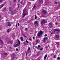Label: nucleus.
<instances>
[{
    "mask_svg": "<svg viewBox=\"0 0 60 60\" xmlns=\"http://www.w3.org/2000/svg\"><path fill=\"white\" fill-rule=\"evenodd\" d=\"M57 59H58L59 60L60 59V57H57Z\"/></svg>",
    "mask_w": 60,
    "mask_h": 60,
    "instance_id": "obj_35",
    "label": "nucleus"
},
{
    "mask_svg": "<svg viewBox=\"0 0 60 60\" xmlns=\"http://www.w3.org/2000/svg\"><path fill=\"white\" fill-rule=\"evenodd\" d=\"M33 40H34V37H33Z\"/></svg>",
    "mask_w": 60,
    "mask_h": 60,
    "instance_id": "obj_48",
    "label": "nucleus"
},
{
    "mask_svg": "<svg viewBox=\"0 0 60 60\" xmlns=\"http://www.w3.org/2000/svg\"><path fill=\"white\" fill-rule=\"evenodd\" d=\"M35 48H37V46H35Z\"/></svg>",
    "mask_w": 60,
    "mask_h": 60,
    "instance_id": "obj_57",
    "label": "nucleus"
},
{
    "mask_svg": "<svg viewBox=\"0 0 60 60\" xmlns=\"http://www.w3.org/2000/svg\"><path fill=\"white\" fill-rule=\"evenodd\" d=\"M45 4L46 5H47V4Z\"/></svg>",
    "mask_w": 60,
    "mask_h": 60,
    "instance_id": "obj_55",
    "label": "nucleus"
},
{
    "mask_svg": "<svg viewBox=\"0 0 60 60\" xmlns=\"http://www.w3.org/2000/svg\"><path fill=\"white\" fill-rule=\"evenodd\" d=\"M8 26H11V24H10V22H8Z\"/></svg>",
    "mask_w": 60,
    "mask_h": 60,
    "instance_id": "obj_6",
    "label": "nucleus"
},
{
    "mask_svg": "<svg viewBox=\"0 0 60 60\" xmlns=\"http://www.w3.org/2000/svg\"><path fill=\"white\" fill-rule=\"evenodd\" d=\"M30 49V47H29L28 49L27 50L28 51V50H29Z\"/></svg>",
    "mask_w": 60,
    "mask_h": 60,
    "instance_id": "obj_29",
    "label": "nucleus"
},
{
    "mask_svg": "<svg viewBox=\"0 0 60 60\" xmlns=\"http://www.w3.org/2000/svg\"><path fill=\"white\" fill-rule=\"evenodd\" d=\"M54 58H56V55H55L54 57H53Z\"/></svg>",
    "mask_w": 60,
    "mask_h": 60,
    "instance_id": "obj_22",
    "label": "nucleus"
},
{
    "mask_svg": "<svg viewBox=\"0 0 60 60\" xmlns=\"http://www.w3.org/2000/svg\"><path fill=\"white\" fill-rule=\"evenodd\" d=\"M20 3L21 4H22V1H21Z\"/></svg>",
    "mask_w": 60,
    "mask_h": 60,
    "instance_id": "obj_42",
    "label": "nucleus"
},
{
    "mask_svg": "<svg viewBox=\"0 0 60 60\" xmlns=\"http://www.w3.org/2000/svg\"><path fill=\"white\" fill-rule=\"evenodd\" d=\"M17 1V0H14V2H16Z\"/></svg>",
    "mask_w": 60,
    "mask_h": 60,
    "instance_id": "obj_47",
    "label": "nucleus"
},
{
    "mask_svg": "<svg viewBox=\"0 0 60 60\" xmlns=\"http://www.w3.org/2000/svg\"><path fill=\"white\" fill-rule=\"evenodd\" d=\"M4 4H2V5L0 7V9H1V8H2V7L4 6Z\"/></svg>",
    "mask_w": 60,
    "mask_h": 60,
    "instance_id": "obj_14",
    "label": "nucleus"
},
{
    "mask_svg": "<svg viewBox=\"0 0 60 60\" xmlns=\"http://www.w3.org/2000/svg\"><path fill=\"white\" fill-rule=\"evenodd\" d=\"M11 31V29H9L8 30V33L10 32Z\"/></svg>",
    "mask_w": 60,
    "mask_h": 60,
    "instance_id": "obj_19",
    "label": "nucleus"
},
{
    "mask_svg": "<svg viewBox=\"0 0 60 60\" xmlns=\"http://www.w3.org/2000/svg\"><path fill=\"white\" fill-rule=\"evenodd\" d=\"M45 38H46V40H48V38H47V37H46Z\"/></svg>",
    "mask_w": 60,
    "mask_h": 60,
    "instance_id": "obj_41",
    "label": "nucleus"
},
{
    "mask_svg": "<svg viewBox=\"0 0 60 60\" xmlns=\"http://www.w3.org/2000/svg\"><path fill=\"white\" fill-rule=\"evenodd\" d=\"M9 11H11V7H9Z\"/></svg>",
    "mask_w": 60,
    "mask_h": 60,
    "instance_id": "obj_16",
    "label": "nucleus"
},
{
    "mask_svg": "<svg viewBox=\"0 0 60 60\" xmlns=\"http://www.w3.org/2000/svg\"><path fill=\"white\" fill-rule=\"evenodd\" d=\"M18 26V24H16V27H17V26Z\"/></svg>",
    "mask_w": 60,
    "mask_h": 60,
    "instance_id": "obj_39",
    "label": "nucleus"
},
{
    "mask_svg": "<svg viewBox=\"0 0 60 60\" xmlns=\"http://www.w3.org/2000/svg\"><path fill=\"white\" fill-rule=\"evenodd\" d=\"M21 40L22 41H23V38L22 37H20Z\"/></svg>",
    "mask_w": 60,
    "mask_h": 60,
    "instance_id": "obj_10",
    "label": "nucleus"
},
{
    "mask_svg": "<svg viewBox=\"0 0 60 60\" xmlns=\"http://www.w3.org/2000/svg\"><path fill=\"white\" fill-rule=\"evenodd\" d=\"M51 34H53V33H51Z\"/></svg>",
    "mask_w": 60,
    "mask_h": 60,
    "instance_id": "obj_56",
    "label": "nucleus"
},
{
    "mask_svg": "<svg viewBox=\"0 0 60 60\" xmlns=\"http://www.w3.org/2000/svg\"><path fill=\"white\" fill-rule=\"evenodd\" d=\"M46 49H47V48H48V47H47V46H46Z\"/></svg>",
    "mask_w": 60,
    "mask_h": 60,
    "instance_id": "obj_54",
    "label": "nucleus"
},
{
    "mask_svg": "<svg viewBox=\"0 0 60 60\" xmlns=\"http://www.w3.org/2000/svg\"><path fill=\"white\" fill-rule=\"evenodd\" d=\"M16 51H18V49H16Z\"/></svg>",
    "mask_w": 60,
    "mask_h": 60,
    "instance_id": "obj_40",
    "label": "nucleus"
},
{
    "mask_svg": "<svg viewBox=\"0 0 60 60\" xmlns=\"http://www.w3.org/2000/svg\"><path fill=\"white\" fill-rule=\"evenodd\" d=\"M0 41L1 43H2V44H3V41L2 40H1V38H0Z\"/></svg>",
    "mask_w": 60,
    "mask_h": 60,
    "instance_id": "obj_17",
    "label": "nucleus"
},
{
    "mask_svg": "<svg viewBox=\"0 0 60 60\" xmlns=\"http://www.w3.org/2000/svg\"><path fill=\"white\" fill-rule=\"evenodd\" d=\"M7 32H8V30H7Z\"/></svg>",
    "mask_w": 60,
    "mask_h": 60,
    "instance_id": "obj_59",
    "label": "nucleus"
},
{
    "mask_svg": "<svg viewBox=\"0 0 60 60\" xmlns=\"http://www.w3.org/2000/svg\"><path fill=\"white\" fill-rule=\"evenodd\" d=\"M26 43H29V42H28V41H27V40H26Z\"/></svg>",
    "mask_w": 60,
    "mask_h": 60,
    "instance_id": "obj_28",
    "label": "nucleus"
},
{
    "mask_svg": "<svg viewBox=\"0 0 60 60\" xmlns=\"http://www.w3.org/2000/svg\"><path fill=\"white\" fill-rule=\"evenodd\" d=\"M42 12H43L45 14H46V13H47V11L45 10H44L42 11Z\"/></svg>",
    "mask_w": 60,
    "mask_h": 60,
    "instance_id": "obj_4",
    "label": "nucleus"
},
{
    "mask_svg": "<svg viewBox=\"0 0 60 60\" xmlns=\"http://www.w3.org/2000/svg\"><path fill=\"white\" fill-rule=\"evenodd\" d=\"M15 14V13H14V12L12 13H11V15H14Z\"/></svg>",
    "mask_w": 60,
    "mask_h": 60,
    "instance_id": "obj_26",
    "label": "nucleus"
},
{
    "mask_svg": "<svg viewBox=\"0 0 60 60\" xmlns=\"http://www.w3.org/2000/svg\"><path fill=\"white\" fill-rule=\"evenodd\" d=\"M1 15H0V18H1Z\"/></svg>",
    "mask_w": 60,
    "mask_h": 60,
    "instance_id": "obj_60",
    "label": "nucleus"
},
{
    "mask_svg": "<svg viewBox=\"0 0 60 60\" xmlns=\"http://www.w3.org/2000/svg\"><path fill=\"white\" fill-rule=\"evenodd\" d=\"M19 4H18V8H19Z\"/></svg>",
    "mask_w": 60,
    "mask_h": 60,
    "instance_id": "obj_38",
    "label": "nucleus"
},
{
    "mask_svg": "<svg viewBox=\"0 0 60 60\" xmlns=\"http://www.w3.org/2000/svg\"><path fill=\"white\" fill-rule=\"evenodd\" d=\"M4 55H7V53H4Z\"/></svg>",
    "mask_w": 60,
    "mask_h": 60,
    "instance_id": "obj_32",
    "label": "nucleus"
},
{
    "mask_svg": "<svg viewBox=\"0 0 60 60\" xmlns=\"http://www.w3.org/2000/svg\"><path fill=\"white\" fill-rule=\"evenodd\" d=\"M55 4H57V2H55Z\"/></svg>",
    "mask_w": 60,
    "mask_h": 60,
    "instance_id": "obj_50",
    "label": "nucleus"
},
{
    "mask_svg": "<svg viewBox=\"0 0 60 60\" xmlns=\"http://www.w3.org/2000/svg\"><path fill=\"white\" fill-rule=\"evenodd\" d=\"M20 1V0H19L18 2H19Z\"/></svg>",
    "mask_w": 60,
    "mask_h": 60,
    "instance_id": "obj_52",
    "label": "nucleus"
},
{
    "mask_svg": "<svg viewBox=\"0 0 60 60\" xmlns=\"http://www.w3.org/2000/svg\"><path fill=\"white\" fill-rule=\"evenodd\" d=\"M25 30H26V31H27V29H26V28L25 29Z\"/></svg>",
    "mask_w": 60,
    "mask_h": 60,
    "instance_id": "obj_51",
    "label": "nucleus"
},
{
    "mask_svg": "<svg viewBox=\"0 0 60 60\" xmlns=\"http://www.w3.org/2000/svg\"><path fill=\"white\" fill-rule=\"evenodd\" d=\"M45 20H43L41 22V25H43V24H45Z\"/></svg>",
    "mask_w": 60,
    "mask_h": 60,
    "instance_id": "obj_2",
    "label": "nucleus"
},
{
    "mask_svg": "<svg viewBox=\"0 0 60 60\" xmlns=\"http://www.w3.org/2000/svg\"><path fill=\"white\" fill-rule=\"evenodd\" d=\"M23 5H24V4H23Z\"/></svg>",
    "mask_w": 60,
    "mask_h": 60,
    "instance_id": "obj_62",
    "label": "nucleus"
},
{
    "mask_svg": "<svg viewBox=\"0 0 60 60\" xmlns=\"http://www.w3.org/2000/svg\"><path fill=\"white\" fill-rule=\"evenodd\" d=\"M38 43H39V42H38Z\"/></svg>",
    "mask_w": 60,
    "mask_h": 60,
    "instance_id": "obj_64",
    "label": "nucleus"
},
{
    "mask_svg": "<svg viewBox=\"0 0 60 60\" xmlns=\"http://www.w3.org/2000/svg\"><path fill=\"white\" fill-rule=\"evenodd\" d=\"M13 58H15L16 57V56H17V55L15 54H14L13 55Z\"/></svg>",
    "mask_w": 60,
    "mask_h": 60,
    "instance_id": "obj_8",
    "label": "nucleus"
},
{
    "mask_svg": "<svg viewBox=\"0 0 60 60\" xmlns=\"http://www.w3.org/2000/svg\"><path fill=\"white\" fill-rule=\"evenodd\" d=\"M22 35H23L24 37H25L26 38V36H25V35L24 34H22Z\"/></svg>",
    "mask_w": 60,
    "mask_h": 60,
    "instance_id": "obj_20",
    "label": "nucleus"
},
{
    "mask_svg": "<svg viewBox=\"0 0 60 60\" xmlns=\"http://www.w3.org/2000/svg\"><path fill=\"white\" fill-rule=\"evenodd\" d=\"M38 41H39V40H37L36 41H37V43H38Z\"/></svg>",
    "mask_w": 60,
    "mask_h": 60,
    "instance_id": "obj_37",
    "label": "nucleus"
},
{
    "mask_svg": "<svg viewBox=\"0 0 60 60\" xmlns=\"http://www.w3.org/2000/svg\"><path fill=\"white\" fill-rule=\"evenodd\" d=\"M43 34V32L42 31H40L38 32V36H39L41 34Z\"/></svg>",
    "mask_w": 60,
    "mask_h": 60,
    "instance_id": "obj_1",
    "label": "nucleus"
},
{
    "mask_svg": "<svg viewBox=\"0 0 60 60\" xmlns=\"http://www.w3.org/2000/svg\"><path fill=\"white\" fill-rule=\"evenodd\" d=\"M25 52L26 53V56H27V52L26 51H25Z\"/></svg>",
    "mask_w": 60,
    "mask_h": 60,
    "instance_id": "obj_24",
    "label": "nucleus"
},
{
    "mask_svg": "<svg viewBox=\"0 0 60 60\" xmlns=\"http://www.w3.org/2000/svg\"><path fill=\"white\" fill-rule=\"evenodd\" d=\"M23 14V16H22L23 18H24V17H25V16H26V13H25V14Z\"/></svg>",
    "mask_w": 60,
    "mask_h": 60,
    "instance_id": "obj_13",
    "label": "nucleus"
},
{
    "mask_svg": "<svg viewBox=\"0 0 60 60\" xmlns=\"http://www.w3.org/2000/svg\"><path fill=\"white\" fill-rule=\"evenodd\" d=\"M40 47H41V46H40V45H38L37 48V49H39V48H40Z\"/></svg>",
    "mask_w": 60,
    "mask_h": 60,
    "instance_id": "obj_21",
    "label": "nucleus"
},
{
    "mask_svg": "<svg viewBox=\"0 0 60 60\" xmlns=\"http://www.w3.org/2000/svg\"><path fill=\"white\" fill-rule=\"evenodd\" d=\"M43 50V48H41L40 49L41 50Z\"/></svg>",
    "mask_w": 60,
    "mask_h": 60,
    "instance_id": "obj_30",
    "label": "nucleus"
},
{
    "mask_svg": "<svg viewBox=\"0 0 60 60\" xmlns=\"http://www.w3.org/2000/svg\"><path fill=\"white\" fill-rule=\"evenodd\" d=\"M56 44H57V45H58V46L59 45V43L58 42H56Z\"/></svg>",
    "mask_w": 60,
    "mask_h": 60,
    "instance_id": "obj_9",
    "label": "nucleus"
},
{
    "mask_svg": "<svg viewBox=\"0 0 60 60\" xmlns=\"http://www.w3.org/2000/svg\"><path fill=\"white\" fill-rule=\"evenodd\" d=\"M45 23H47V21H45Z\"/></svg>",
    "mask_w": 60,
    "mask_h": 60,
    "instance_id": "obj_43",
    "label": "nucleus"
},
{
    "mask_svg": "<svg viewBox=\"0 0 60 60\" xmlns=\"http://www.w3.org/2000/svg\"><path fill=\"white\" fill-rule=\"evenodd\" d=\"M60 30L59 29H54V31L55 32V31H57V32H59Z\"/></svg>",
    "mask_w": 60,
    "mask_h": 60,
    "instance_id": "obj_3",
    "label": "nucleus"
},
{
    "mask_svg": "<svg viewBox=\"0 0 60 60\" xmlns=\"http://www.w3.org/2000/svg\"><path fill=\"white\" fill-rule=\"evenodd\" d=\"M47 34H45V36L46 37V36H47Z\"/></svg>",
    "mask_w": 60,
    "mask_h": 60,
    "instance_id": "obj_44",
    "label": "nucleus"
},
{
    "mask_svg": "<svg viewBox=\"0 0 60 60\" xmlns=\"http://www.w3.org/2000/svg\"><path fill=\"white\" fill-rule=\"evenodd\" d=\"M52 24L51 23H50L49 24V26H52Z\"/></svg>",
    "mask_w": 60,
    "mask_h": 60,
    "instance_id": "obj_25",
    "label": "nucleus"
},
{
    "mask_svg": "<svg viewBox=\"0 0 60 60\" xmlns=\"http://www.w3.org/2000/svg\"><path fill=\"white\" fill-rule=\"evenodd\" d=\"M35 7H36V6L35 5H34L33 7V8H34Z\"/></svg>",
    "mask_w": 60,
    "mask_h": 60,
    "instance_id": "obj_34",
    "label": "nucleus"
},
{
    "mask_svg": "<svg viewBox=\"0 0 60 60\" xmlns=\"http://www.w3.org/2000/svg\"><path fill=\"white\" fill-rule=\"evenodd\" d=\"M45 40H46V38H44V40H43V41L44 42H45Z\"/></svg>",
    "mask_w": 60,
    "mask_h": 60,
    "instance_id": "obj_23",
    "label": "nucleus"
},
{
    "mask_svg": "<svg viewBox=\"0 0 60 60\" xmlns=\"http://www.w3.org/2000/svg\"><path fill=\"white\" fill-rule=\"evenodd\" d=\"M30 41H32V39H30Z\"/></svg>",
    "mask_w": 60,
    "mask_h": 60,
    "instance_id": "obj_53",
    "label": "nucleus"
},
{
    "mask_svg": "<svg viewBox=\"0 0 60 60\" xmlns=\"http://www.w3.org/2000/svg\"><path fill=\"white\" fill-rule=\"evenodd\" d=\"M19 26V23H18V26Z\"/></svg>",
    "mask_w": 60,
    "mask_h": 60,
    "instance_id": "obj_46",
    "label": "nucleus"
},
{
    "mask_svg": "<svg viewBox=\"0 0 60 60\" xmlns=\"http://www.w3.org/2000/svg\"><path fill=\"white\" fill-rule=\"evenodd\" d=\"M3 1V0H0V2H2Z\"/></svg>",
    "mask_w": 60,
    "mask_h": 60,
    "instance_id": "obj_36",
    "label": "nucleus"
},
{
    "mask_svg": "<svg viewBox=\"0 0 60 60\" xmlns=\"http://www.w3.org/2000/svg\"><path fill=\"white\" fill-rule=\"evenodd\" d=\"M47 55L46 54L45 56V57L44 58V60H46V58H47Z\"/></svg>",
    "mask_w": 60,
    "mask_h": 60,
    "instance_id": "obj_7",
    "label": "nucleus"
},
{
    "mask_svg": "<svg viewBox=\"0 0 60 60\" xmlns=\"http://www.w3.org/2000/svg\"><path fill=\"white\" fill-rule=\"evenodd\" d=\"M37 22H38V21H36L35 22V24H37V25H38V23H37Z\"/></svg>",
    "mask_w": 60,
    "mask_h": 60,
    "instance_id": "obj_18",
    "label": "nucleus"
},
{
    "mask_svg": "<svg viewBox=\"0 0 60 60\" xmlns=\"http://www.w3.org/2000/svg\"><path fill=\"white\" fill-rule=\"evenodd\" d=\"M18 42L19 44H20V41H19V40H18Z\"/></svg>",
    "mask_w": 60,
    "mask_h": 60,
    "instance_id": "obj_31",
    "label": "nucleus"
},
{
    "mask_svg": "<svg viewBox=\"0 0 60 60\" xmlns=\"http://www.w3.org/2000/svg\"><path fill=\"white\" fill-rule=\"evenodd\" d=\"M39 2H41V0H39Z\"/></svg>",
    "mask_w": 60,
    "mask_h": 60,
    "instance_id": "obj_45",
    "label": "nucleus"
},
{
    "mask_svg": "<svg viewBox=\"0 0 60 60\" xmlns=\"http://www.w3.org/2000/svg\"><path fill=\"white\" fill-rule=\"evenodd\" d=\"M20 45V44L18 43L14 45L15 47H17V46H19Z\"/></svg>",
    "mask_w": 60,
    "mask_h": 60,
    "instance_id": "obj_5",
    "label": "nucleus"
},
{
    "mask_svg": "<svg viewBox=\"0 0 60 60\" xmlns=\"http://www.w3.org/2000/svg\"><path fill=\"white\" fill-rule=\"evenodd\" d=\"M26 9H25V8L23 10V13H25V12H26Z\"/></svg>",
    "mask_w": 60,
    "mask_h": 60,
    "instance_id": "obj_15",
    "label": "nucleus"
},
{
    "mask_svg": "<svg viewBox=\"0 0 60 60\" xmlns=\"http://www.w3.org/2000/svg\"><path fill=\"white\" fill-rule=\"evenodd\" d=\"M56 25H57V23H56Z\"/></svg>",
    "mask_w": 60,
    "mask_h": 60,
    "instance_id": "obj_61",
    "label": "nucleus"
},
{
    "mask_svg": "<svg viewBox=\"0 0 60 60\" xmlns=\"http://www.w3.org/2000/svg\"><path fill=\"white\" fill-rule=\"evenodd\" d=\"M6 10V8H5L3 10V11H5V10Z\"/></svg>",
    "mask_w": 60,
    "mask_h": 60,
    "instance_id": "obj_27",
    "label": "nucleus"
},
{
    "mask_svg": "<svg viewBox=\"0 0 60 60\" xmlns=\"http://www.w3.org/2000/svg\"><path fill=\"white\" fill-rule=\"evenodd\" d=\"M2 21H3V20H2Z\"/></svg>",
    "mask_w": 60,
    "mask_h": 60,
    "instance_id": "obj_63",
    "label": "nucleus"
},
{
    "mask_svg": "<svg viewBox=\"0 0 60 60\" xmlns=\"http://www.w3.org/2000/svg\"><path fill=\"white\" fill-rule=\"evenodd\" d=\"M37 19V16H36V15H35V19Z\"/></svg>",
    "mask_w": 60,
    "mask_h": 60,
    "instance_id": "obj_33",
    "label": "nucleus"
},
{
    "mask_svg": "<svg viewBox=\"0 0 60 60\" xmlns=\"http://www.w3.org/2000/svg\"><path fill=\"white\" fill-rule=\"evenodd\" d=\"M12 42L11 41H8V43H11V44H12Z\"/></svg>",
    "mask_w": 60,
    "mask_h": 60,
    "instance_id": "obj_11",
    "label": "nucleus"
},
{
    "mask_svg": "<svg viewBox=\"0 0 60 60\" xmlns=\"http://www.w3.org/2000/svg\"><path fill=\"white\" fill-rule=\"evenodd\" d=\"M41 36H40L39 37V38H41Z\"/></svg>",
    "mask_w": 60,
    "mask_h": 60,
    "instance_id": "obj_49",
    "label": "nucleus"
},
{
    "mask_svg": "<svg viewBox=\"0 0 60 60\" xmlns=\"http://www.w3.org/2000/svg\"><path fill=\"white\" fill-rule=\"evenodd\" d=\"M8 20L7 19L6 20V21H8Z\"/></svg>",
    "mask_w": 60,
    "mask_h": 60,
    "instance_id": "obj_58",
    "label": "nucleus"
},
{
    "mask_svg": "<svg viewBox=\"0 0 60 60\" xmlns=\"http://www.w3.org/2000/svg\"><path fill=\"white\" fill-rule=\"evenodd\" d=\"M56 37L57 38H59V35H57L56 36Z\"/></svg>",
    "mask_w": 60,
    "mask_h": 60,
    "instance_id": "obj_12",
    "label": "nucleus"
}]
</instances>
